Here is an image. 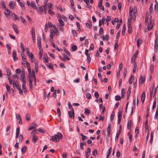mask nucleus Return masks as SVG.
<instances>
[{
    "instance_id": "obj_10",
    "label": "nucleus",
    "mask_w": 158,
    "mask_h": 158,
    "mask_svg": "<svg viewBox=\"0 0 158 158\" xmlns=\"http://www.w3.org/2000/svg\"><path fill=\"white\" fill-rule=\"evenodd\" d=\"M145 80V78L144 77L141 75L140 76L139 82L140 83L143 84L144 83Z\"/></svg>"
},
{
    "instance_id": "obj_55",
    "label": "nucleus",
    "mask_w": 158,
    "mask_h": 158,
    "mask_svg": "<svg viewBox=\"0 0 158 158\" xmlns=\"http://www.w3.org/2000/svg\"><path fill=\"white\" fill-rule=\"evenodd\" d=\"M50 33L51 34L54 35L56 34V31L54 30L53 29H50Z\"/></svg>"
},
{
    "instance_id": "obj_35",
    "label": "nucleus",
    "mask_w": 158,
    "mask_h": 158,
    "mask_svg": "<svg viewBox=\"0 0 158 158\" xmlns=\"http://www.w3.org/2000/svg\"><path fill=\"white\" fill-rule=\"evenodd\" d=\"M36 10H37L39 12H40V13H41L43 11V8L41 6L39 7L38 8H37V9Z\"/></svg>"
},
{
    "instance_id": "obj_2",
    "label": "nucleus",
    "mask_w": 158,
    "mask_h": 158,
    "mask_svg": "<svg viewBox=\"0 0 158 158\" xmlns=\"http://www.w3.org/2000/svg\"><path fill=\"white\" fill-rule=\"evenodd\" d=\"M149 19L150 20V23L149 24L148 26V29L149 31L150 30L152 29L153 25L154 24V21H152L151 17H150Z\"/></svg>"
},
{
    "instance_id": "obj_30",
    "label": "nucleus",
    "mask_w": 158,
    "mask_h": 158,
    "mask_svg": "<svg viewBox=\"0 0 158 158\" xmlns=\"http://www.w3.org/2000/svg\"><path fill=\"white\" fill-rule=\"evenodd\" d=\"M23 139V135L20 134L19 135V141L21 143Z\"/></svg>"
},
{
    "instance_id": "obj_28",
    "label": "nucleus",
    "mask_w": 158,
    "mask_h": 158,
    "mask_svg": "<svg viewBox=\"0 0 158 158\" xmlns=\"http://www.w3.org/2000/svg\"><path fill=\"white\" fill-rule=\"evenodd\" d=\"M58 20L60 23V27L63 26L64 25L63 21L60 18H59Z\"/></svg>"
},
{
    "instance_id": "obj_45",
    "label": "nucleus",
    "mask_w": 158,
    "mask_h": 158,
    "mask_svg": "<svg viewBox=\"0 0 158 158\" xmlns=\"http://www.w3.org/2000/svg\"><path fill=\"white\" fill-rule=\"evenodd\" d=\"M121 97L119 95L116 96L115 98V99L116 101L120 100L121 99Z\"/></svg>"
},
{
    "instance_id": "obj_5",
    "label": "nucleus",
    "mask_w": 158,
    "mask_h": 158,
    "mask_svg": "<svg viewBox=\"0 0 158 158\" xmlns=\"http://www.w3.org/2000/svg\"><path fill=\"white\" fill-rule=\"evenodd\" d=\"M69 117L70 118H74V112L73 109H72V111H69L68 112Z\"/></svg>"
},
{
    "instance_id": "obj_26",
    "label": "nucleus",
    "mask_w": 158,
    "mask_h": 158,
    "mask_svg": "<svg viewBox=\"0 0 158 158\" xmlns=\"http://www.w3.org/2000/svg\"><path fill=\"white\" fill-rule=\"evenodd\" d=\"M126 31V26L125 24H123V28L122 31V35H125V32Z\"/></svg>"
},
{
    "instance_id": "obj_24",
    "label": "nucleus",
    "mask_w": 158,
    "mask_h": 158,
    "mask_svg": "<svg viewBox=\"0 0 158 158\" xmlns=\"http://www.w3.org/2000/svg\"><path fill=\"white\" fill-rule=\"evenodd\" d=\"M27 150V147L26 146H24L21 149L22 152L23 153H24L26 152Z\"/></svg>"
},
{
    "instance_id": "obj_18",
    "label": "nucleus",
    "mask_w": 158,
    "mask_h": 158,
    "mask_svg": "<svg viewBox=\"0 0 158 158\" xmlns=\"http://www.w3.org/2000/svg\"><path fill=\"white\" fill-rule=\"evenodd\" d=\"M85 25L87 27H89V29H91L92 26L91 22L89 21V22L86 23Z\"/></svg>"
},
{
    "instance_id": "obj_39",
    "label": "nucleus",
    "mask_w": 158,
    "mask_h": 158,
    "mask_svg": "<svg viewBox=\"0 0 158 158\" xmlns=\"http://www.w3.org/2000/svg\"><path fill=\"white\" fill-rule=\"evenodd\" d=\"M7 75L8 76H10L11 74V72L10 69H7L6 70Z\"/></svg>"
},
{
    "instance_id": "obj_38",
    "label": "nucleus",
    "mask_w": 158,
    "mask_h": 158,
    "mask_svg": "<svg viewBox=\"0 0 158 158\" xmlns=\"http://www.w3.org/2000/svg\"><path fill=\"white\" fill-rule=\"evenodd\" d=\"M132 78H134V76L133 75H132L131 76V77L130 78V79H129V83L130 85H131L132 84Z\"/></svg>"
},
{
    "instance_id": "obj_19",
    "label": "nucleus",
    "mask_w": 158,
    "mask_h": 158,
    "mask_svg": "<svg viewBox=\"0 0 158 158\" xmlns=\"http://www.w3.org/2000/svg\"><path fill=\"white\" fill-rule=\"evenodd\" d=\"M21 56L22 58V59L23 60V61L24 62H26V57L25 56L24 54L23 53H21Z\"/></svg>"
},
{
    "instance_id": "obj_41",
    "label": "nucleus",
    "mask_w": 158,
    "mask_h": 158,
    "mask_svg": "<svg viewBox=\"0 0 158 158\" xmlns=\"http://www.w3.org/2000/svg\"><path fill=\"white\" fill-rule=\"evenodd\" d=\"M151 138L150 143H152L153 140V132H152L151 133Z\"/></svg>"
},
{
    "instance_id": "obj_13",
    "label": "nucleus",
    "mask_w": 158,
    "mask_h": 158,
    "mask_svg": "<svg viewBox=\"0 0 158 158\" xmlns=\"http://www.w3.org/2000/svg\"><path fill=\"white\" fill-rule=\"evenodd\" d=\"M16 52L15 50H13V52L12 57H13V60L14 61H15L16 60H17V59H18V58L16 57Z\"/></svg>"
},
{
    "instance_id": "obj_8",
    "label": "nucleus",
    "mask_w": 158,
    "mask_h": 158,
    "mask_svg": "<svg viewBox=\"0 0 158 158\" xmlns=\"http://www.w3.org/2000/svg\"><path fill=\"white\" fill-rule=\"evenodd\" d=\"M15 3L13 1H11L9 4L10 8L11 9H14Z\"/></svg>"
},
{
    "instance_id": "obj_44",
    "label": "nucleus",
    "mask_w": 158,
    "mask_h": 158,
    "mask_svg": "<svg viewBox=\"0 0 158 158\" xmlns=\"http://www.w3.org/2000/svg\"><path fill=\"white\" fill-rule=\"evenodd\" d=\"M136 62H135L134 64V68L133 69V72L135 73V72L136 70Z\"/></svg>"
},
{
    "instance_id": "obj_46",
    "label": "nucleus",
    "mask_w": 158,
    "mask_h": 158,
    "mask_svg": "<svg viewBox=\"0 0 158 158\" xmlns=\"http://www.w3.org/2000/svg\"><path fill=\"white\" fill-rule=\"evenodd\" d=\"M156 100H155L153 103V105L152 107V109L153 110L156 107Z\"/></svg>"
},
{
    "instance_id": "obj_14",
    "label": "nucleus",
    "mask_w": 158,
    "mask_h": 158,
    "mask_svg": "<svg viewBox=\"0 0 158 158\" xmlns=\"http://www.w3.org/2000/svg\"><path fill=\"white\" fill-rule=\"evenodd\" d=\"M145 98V92L144 91L142 94L141 97V100L142 103H143L144 102Z\"/></svg>"
},
{
    "instance_id": "obj_61",
    "label": "nucleus",
    "mask_w": 158,
    "mask_h": 158,
    "mask_svg": "<svg viewBox=\"0 0 158 158\" xmlns=\"http://www.w3.org/2000/svg\"><path fill=\"white\" fill-rule=\"evenodd\" d=\"M99 33L100 34H102L103 33V30L102 27H100L99 29Z\"/></svg>"
},
{
    "instance_id": "obj_17",
    "label": "nucleus",
    "mask_w": 158,
    "mask_h": 158,
    "mask_svg": "<svg viewBox=\"0 0 158 158\" xmlns=\"http://www.w3.org/2000/svg\"><path fill=\"white\" fill-rule=\"evenodd\" d=\"M37 43L39 47V49L40 50V48L41 47V40L40 38H37Z\"/></svg>"
},
{
    "instance_id": "obj_9",
    "label": "nucleus",
    "mask_w": 158,
    "mask_h": 158,
    "mask_svg": "<svg viewBox=\"0 0 158 158\" xmlns=\"http://www.w3.org/2000/svg\"><path fill=\"white\" fill-rule=\"evenodd\" d=\"M12 27L13 28V29L15 31V32L17 34H18L19 33V31L18 30V27L16 26V24H13L12 25Z\"/></svg>"
},
{
    "instance_id": "obj_62",
    "label": "nucleus",
    "mask_w": 158,
    "mask_h": 158,
    "mask_svg": "<svg viewBox=\"0 0 158 158\" xmlns=\"http://www.w3.org/2000/svg\"><path fill=\"white\" fill-rule=\"evenodd\" d=\"M20 18H21V21L23 23H24L26 22L25 19H24V18L23 17L20 16Z\"/></svg>"
},
{
    "instance_id": "obj_40",
    "label": "nucleus",
    "mask_w": 158,
    "mask_h": 158,
    "mask_svg": "<svg viewBox=\"0 0 158 158\" xmlns=\"http://www.w3.org/2000/svg\"><path fill=\"white\" fill-rule=\"evenodd\" d=\"M72 33L74 36L77 37V33L75 30H72Z\"/></svg>"
},
{
    "instance_id": "obj_51",
    "label": "nucleus",
    "mask_w": 158,
    "mask_h": 158,
    "mask_svg": "<svg viewBox=\"0 0 158 158\" xmlns=\"http://www.w3.org/2000/svg\"><path fill=\"white\" fill-rule=\"evenodd\" d=\"M27 55L29 57L30 59H31L32 58H33L34 57V55L31 53H30L27 54Z\"/></svg>"
},
{
    "instance_id": "obj_15",
    "label": "nucleus",
    "mask_w": 158,
    "mask_h": 158,
    "mask_svg": "<svg viewBox=\"0 0 158 158\" xmlns=\"http://www.w3.org/2000/svg\"><path fill=\"white\" fill-rule=\"evenodd\" d=\"M38 139V137L37 136L35 135H34V136L32 137V141L34 143H35Z\"/></svg>"
},
{
    "instance_id": "obj_54",
    "label": "nucleus",
    "mask_w": 158,
    "mask_h": 158,
    "mask_svg": "<svg viewBox=\"0 0 158 158\" xmlns=\"http://www.w3.org/2000/svg\"><path fill=\"white\" fill-rule=\"evenodd\" d=\"M124 89L123 88L121 90V93H122V98H123L124 97V94L125 93L124 92Z\"/></svg>"
},
{
    "instance_id": "obj_21",
    "label": "nucleus",
    "mask_w": 158,
    "mask_h": 158,
    "mask_svg": "<svg viewBox=\"0 0 158 158\" xmlns=\"http://www.w3.org/2000/svg\"><path fill=\"white\" fill-rule=\"evenodd\" d=\"M4 10H6L7 12V13L6 12H4V13L5 15L6 16H7L8 15L10 14L11 11L10 10L6 8L5 9H4Z\"/></svg>"
},
{
    "instance_id": "obj_47",
    "label": "nucleus",
    "mask_w": 158,
    "mask_h": 158,
    "mask_svg": "<svg viewBox=\"0 0 158 158\" xmlns=\"http://www.w3.org/2000/svg\"><path fill=\"white\" fill-rule=\"evenodd\" d=\"M154 69V64H152L151 65L150 67V70L152 72H153Z\"/></svg>"
},
{
    "instance_id": "obj_29",
    "label": "nucleus",
    "mask_w": 158,
    "mask_h": 158,
    "mask_svg": "<svg viewBox=\"0 0 158 158\" xmlns=\"http://www.w3.org/2000/svg\"><path fill=\"white\" fill-rule=\"evenodd\" d=\"M57 112L59 117V118H60L61 116V112L60 109L59 107L57 108Z\"/></svg>"
},
{
    "instance_id": "obj_48",
    "label": "nucleus",
    "mask_w": 158,
    "mask_h": 158,
    "mask_svg": "<svg viewBox=\"0 0 158 158\" xmlns=\"http://www.w3.org/2000/svg\"><path fill=\"white\" fill-rule=\"evenodd\" d=\"M5 85L7 91L9 92H10V87L7 84H6Z\"/></svg>"
},
{
    "instance_id": "obj_20",
    "label": "nucleus",
    "mask_w": 158,
    "mask_h": 158,
    "mask_svg": "<svg viewBox=\"0 0 158 158\" xmlns=\"http://www.w3.org/2000/svg\"><path fill=\"white\" fill-rule=\"evenodd\" d=\"M26 64L28 71V73H30V72H31V70L30 69V64L27 62H26Z\"/></svg>"
},
{
    "instance_id": "obj_36",
    "label": "nucleus",
    "mask_w": 158,
    "mask_h": 158,
    "mask_svg": "<svg viewBox=\"0 0 158 158\" xmlns=\"http://www.w3.org/2000/svg\"><path fill=\"white\" fill-rule=\"evenodd\" d=\"M84 113L86 114H90V110L88 109H85Z\"/></svg>"
},
{
    "instance_id": "obj_6",
    "label": "nucleus",
    "mask_w": 158,
    "mask_h": 158,
    "mask_svg": "<svg viewBox=\"0 0 158 158\" xmlns=\"http://www.w3.org/2000/svg\"><path fill=\"white\" fill-rule=\"evenodd\" d=\"M29 73V78H34L35 77H36L35 75V72L33 70H32V73L30 72V73Z\"/></svg>"
},
{
    "instance_id": "obj_4",
    "label": "nucleus",
    "mask_w": 158,
    "mask_h": 158,
    "mask_svg": "<svg viewBox=\"0 0 158 158\" xmlns=\"http://www.w3.org/2000/svg\"><path fill=\"white\" fill-rule=\"evenodd\" d=\"M122 117V112L121 111L119 110L118 114V124L120 123L121 121Z\"/></svg>"
},
{
    "instance_id": "obj_7",
    "label": "nucleus",
    "mask_w": 158,
    "mask_h": 158,
    "mask_svg": "<svg viewBox=\"0 0 158 158\" xmlns=\"http://www.w3.org/2000/svg\"><path fill=\"white\" fill-rule=\"evenodd\" d=\"M91 152V149L89 148H88L87 150L85 151V154L86 155V157L87 158L89 157L90 155V152Z\"/></svg>"
},
{
    "instance_id": "obj_52",
    "label": "nucleus",
    "mask_w": 158,
    "mask_h": 158,
    "mask_svg": "<svg viewBox=\"0 0 158 158\" xmlns=\"http://www.w3.org/2000/svg\"><path fill=\"white\" fill-rule=\"evenodd\" d=\"M148 119H147L145 121V129L148 128Z\"/></svg>"
},
{
    "instance_id": "obj_64",
    "label": "nucleus",
    "mask_w": 158,
    "mask_h": 158,
    "mask_svg": "<svg viewBox=\"0 0 158 158\" xmlns=\"http://www.w3.org/2000/svg\"><path fill=\"white\" fill-rule=\"evenodd\" d=\"M48 13L51 15H53L54 14V13L52 11L51 9H49L48 11Z\"/></svg>"
},
{
    "instance_id": "obj_32",
    "label": "nucleus",
    "mask_w": 158,
    "mask_h": 158,
    "mask_svg": "<svg viewBox=\"0 0 158 158\" xmlns=\"http://www.w3.org/2000/svg\"><path fill=\"white\" fill-rule=\"evenodd\" d=\"M80 135L82 137V140H84L85 139H87V137L84 135L82 133H81Z\"/></svg>"
},
{
    "instance_id": "obj_37",
    "label": "nucleus",
    "mask_w": 158,
    "mask_h": 158,
    "mask_svg": "<svg viewBox=\"0 0 158 158\" xmlns=\"http://www.w3.org/2000/svg\"><path fill=\"white\" fill-rule=\"evenodd\" d=\"M154 10L156 12L158 11V5H155Z\"/></svg>"
},
{
    "instance_id": "obj_42",
    "label": "nucleus",
    "mask_w": 158,
    "mask_h": 158,
    "mask_svg": "<svg viewBox=\"0 0 158 158\" xmlns=\"http://www.w3.org/2000/svg\"><path fill=\"white\" fill-rule=\"evenodd\" d=\"M35 68L36 72H37L38 71V65L36 62L35 63Z\"/></svg>"
},
{
    "instance_id": "obj_49",
    "label": "nucleus",
    "mask_w": 158,
    "mask_h": 158,
    "mask_svg": "<svg viewBox=\"0 0 158 158\" xmlns=\"http://www.w3.org/2000/svg\"><path fill=\"white\" fill-rule=\"evenodd\" d=\"M72 49L73 51H75L77 49V47L76 45H73L72 46Z\"/></svg>"
},
{
    "instance_id": "obj_16",
    "label": "nucleus",
    "mask_w": 158,
    "mask_h": 158,
    "mask_svg": "<svg viewBox=\"0 0 158 158\" xmlns=\"http://www.w3.org/2000/svg\"><path fill=\"white\" fill-rule=\"evenodd\" d=\"M13 86L14 87V86H16V88L18 89H20V86L19 85V84L17 82H13Z\"/></svg>"
},
{
    "instance_id": "obj_22",
    "label": "nucleus",
    "mask_w": 158,
    "mask_h": 158,
    "mask_svg": "<svg viewBox=\"0 0 158 158\" xmlns=\"http://www.w3.org/2000/svg\"><path fill=\"white\" fill-rule=\"evenodd\" d=\"M31 6L33 9L36 10L37 9L36 5L34 2H31Z\"/></svg>"
},
{
    "instance_id": "obj_27",
    "label": "nucleus",
    "mask_w": 158,
    "mask_h": 158,
    "mask_svg": "<svg viewBox=\"0 0 158 158\" xmlns=\"http://www.w3.org/2000/svg\"><path fill=\"white\" fill-rule=\"evenodd\" d=\"M137 45L138 47H139V45H140L142 43V40L141 39L139 38L137 40Z\"/></svg>"
},
{
    "instance_id": "obj_57",
    "label": "nucleus",
    "mask_w": 158,
    "mask_h": 158,
    "mask_svg": "<svg viewBox=\"0 0 158 158\" xmlns=\"http://www.w3.org/2000/svg\"><path fill=\"white\" fill-rule=\"evenodd\" d=\"M48 29V24L47 23H46L45 25V28H44V31L45 32H47Z\"/></svg>"
},
{
    "instance_id": "obj_60",
    "label": "nucleus",
    "mask_w": 158,
    "mask_h": 158,
    "mask_svg": "<svg viewBox=\"0 0 158 158\" xmlns=\"http://www.w3.org/2000/svg\"><path fill=\"white\" fill-rule=\"evenodd\" d=\"M97 153V149H95L93 152V156H95Z\"/></svg>"
},
{
    "instance_id": "obj_56",
    "label": "nucleus",
    "mask_w": 158,
    "mask_h": 158,
    "mask_svg": "<svg viewBox=\"0 0 158 158\" xmlns=\"http://www.w3.org/2000/svg\"><path fill=\"white\" fill-rule=\"evenodd\" d=\"M26 118L27 121L29 120L30 119V114H27L26 116Z\"/></svg>"
},
{
    "instance_id": "obj_53",
    "label": "nucleus",
    "mask_w": 158,
    "mask_h": 158,
    "mask_svg": "<svg viewBox=\"0 0 158 158\" xmlns=\"http://www.w3.org/2000/svg\"><path fill=\"white\" fill-rule=\"evenodd\" d=\"M26 85V82H23V84L22 85V88L23 89H26V87L25 86Z\"/></svg>"
},
{
    "instance_id": "obj_34",
    "label": "nucleus",
    "mask_w": 158,
    "mask_h": 158,
    "mask_svg": "<svg viewBox=\"0 0 158 158\" xmlns=\"http://www.w3.org/2000/svg\"><path fill=\"white\" fill-rule=\"evenodd\" d=\"M62 55L64 57L65 59H66L68 60H69L70 59L69 58L67 55H66L65 54L63 53Z\"/></svg>"
},
{
    "instance_id": "obj_33",
    "label": "nucleus",
    "mask_w": 158,
    "mask_h": 158,
    "mask_svg": "<svg viewBox=\"0 0 158 158\" xmlns=\"http://www.w3.org/2000/svg\"><path fill=\"white\" fill-rule=\"evenodd\" d=\"M19 4L20 5V6L22 7V9L24 10H25V8L24 7V4L22 2H19Z\"/></svg>"
},
{
    "instance_id": "obj_31",
    "label": "nucleus",
    "mask_w": 158,
    "mask_h": 158,
    "mask_svg": "<svg viewBox=\"0 0 158 158\" xmlns=\"http://www.w3.org/2000/svg\"><path fill=\"white\" fill-rule=\"evenodd\" d=\"M32 38H33L35 36V28L33 27L32 28Z\"/></svg>"
},
{
    "instance_id": "obj_25",
    "label": "nucleus",
    "mask_w": 158,
    "mask_h": 158,
    "mask_svg": "<svg viewBox=\"0 0 158 158\" xmlns=\"http://www.w3.org/2000/svg\"><path fill=\"white\" fill-rule=\"evenodd\" d=\"M131 120H130L127 122V128L130 130H131Z\"/></svg>"
},
{
    "instance_id": "obj_63",
    "label": "nucleus",
    "mask_w": 158,
    "mask_h": 158,
    "mask_svg": "<svg viewBox=\"0 0 158 158\" xmlns=\"http://www.w3.org/2000/svg\"><path fill=\"white\" fill-rule=\"evenodd\" d=\"M38 131H39V132H41V133H45V131L42 129L41 128H39L38 130Z\"/></svg>"
},
{
    "instance_id": "obj_43",
    "label": "nucleus",
    "mask_w": 158,
    "mask_h": 158,
    "mask_svg": "<svg viewBox=\"0 0 158 158\" xmlns=\"http://www.w3.org/2000/svg\"><path fill=\"white\" fill-rule=\"evenodd\" d=\"M139 133V129L138 127H136L135 129V134H136L135 137L137 136V135Z\"/></svg>"
},
{
    "instance_id": "obj_3",
    "label": "nucleus",
    "mask_w": 158,
    "mask_h": 158,
    "mask_svg": "<svg viewBox=\"0 0 158 158\" xmlns=\"http://www.w3.org/2000/svg\"><path fill=\"white\" fill-rule=\"evenodd\" d=\"M25 71L24 69H23L21 71V73L20 75V80L23 82H25V81L24 79L25 78Z\"/></svg>"
},
{
    "instance_id": "obj_59",
    "label": "nucleus",
    "mask_w": 158,
    "mask_h": 158,
    "mask_svg": "<svg viewBox=\"0 0 158 158\" xmlns=\"http://www.w3.org/2000/svg\"><path fill=\"white\" fill-rule=\"evenodd\" d=\"M98 7L99 8L102 10H104V7L102 5V4L100 5H98Z\"/></svg>"
},
{
    "instance_id": "obj_11",
    "label": "nucleus",
    "mask_w": 158,
    "mask_h": 158,
    "mask_svg": "<svg viewBox=\"0 0 158 158\" xmlns=\"http://www.w3.org/2000/svg\"><path fill=\"white\" fill-rule=\"evenodd\" d=\"M158 49V41H155V43L154 51L156 53Z\"/></svg>"
},
{
    "instance_id": "obj_58",
    "label": "nucleus",
    "mask_w": 158,
    "mask_h": 158,
    "mask_svg": "<svg viewBox=\"0 0 158 158\" xmlns=\"http://www.w3.org/2000/svg\"><path fill=\"white\" fill-rule=\"evenodd\" d=\"M111 19L110 17L109 16H108L106 19V22H109L111 20Z\"/></svg>"
},
{
    "instance_id": "obj_23",
    "label": "nucleus",
    "mask_w": 158,
    "mask_h": 158,
    "mask_svg": "<svg viewBox=\"0 0 158 158\" xmlns=\"http://www.w3.org/2000/svg\"><path fill=\"white\" fill-rule=\"evenodd\" d=\"M121 133V132L120 130H118L117 133L116 135L115 138V140L116 141H117L118 139V137L119 135H120Z\"/></svg>"
},
{
    "instance_id": "obj_50",
    "label": "nucleus",
    "mask_w": 158,
    "mask_h": 158,
    "mask_svg": "<svg viewBox=\"0 0 158 158\" xmlns=\"http://www.w3.org/2000/svg\"><path fill=\"white\" fill-rule=\"evenodd\" d=\"M94 95L96 98H99V94L98 92H95L94 94Z\"/></svg>"
},
{
    "instance_id": "obj_1",
    "label": "nucleus",
    "mask_w": 158,
    "mask_h": 158,
    "mask_svg": "<svg viewBox=\"0 0 158 158\" xmlns=\"http://www.w3.org/2000/svg\"><path fill=\"white\" fill-rule=\"evenodd\" d=\"M63 138V136L62 134L60 132H57L56 134H55L54 136H52L50 140H52L55 142H58L60 139H61Z\"/></svg>"
},
{
    "instance_id": "obj_12",
    "label": "nucleus",
    "mask_w": 158,
    "mask_h": 158,
    "mask_svg": "<svg viewBox=\"0 0 158 158\" xmlns=\"http://www.w3.org/2000/svg\"><path fill=\"white\" fill-rule=\"evenodd\" d=\"M43 61L45 63H48V56L47 54L44 55Z\"/></svg>"
}]
</instances>
